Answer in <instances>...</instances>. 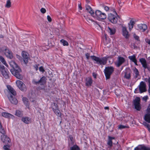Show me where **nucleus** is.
Returning a JSON list of instances; mask_svg holds the SVG:
<instances>
[{"instance_id": "f257e3e1", "label": "nucleus", "mask_w": 150, "mask_h": 150, "mask_svg": "<svg viewBox=\"0 0 150 150\" xmlns=\"http://www.w3.org/2000/svg\"><path fill=\"white\" fill-rule=\"evenodd\" d=\"M9 64L12 67V69L10 70V71L12 74L18 79H22V76L20 74L21 72V70L17 64L13 61L10 62Z\"/></svg>"}, {"instance_id": "f03ea898", "label": "nucleus", "mask_w": 150, "mask_h": 150, "mask_svg": "<svg viewBox=\"0 0 150 150\" xmlns=\"http://www.w3.org/2000/svg\"><path fill=\"white\" fill-rule=\"evenodd\" d=\"M7 87L9 91V93H11L13 96L11 95H10L9 96H8V97L9 100L12 104L15 105L17 104L18 101L17 99L14 97L16 94V91L10 85H7Z\"/></svg>"}, {"instance_id": "7ed1b4c3", "label": "nucleus", "mask_w": 150, "mask_h": 150, "mask_svg": "<svg viewBox=\"0 0 150 150\" xmlns=\"http://www.w3.org/2000/svg\"><path fill=\"white\" fill-rule=\"evenodd\" d=\"M91 57L92 59L96 62L97 64L101 65L105 64L106 63L107 58L106 57L99 58L94 56H91Z\"/></svg>"}, {"instance_id": "20e7f679", "label": "nucleus", "mask_w": 150, "mask_h": 150, "mask_svg": "<svg viewBox=\"0 0 150 150\" xmlns=\"http://www.w3.org/2000/svg\"><path fill=\"white\" fill-rule=\"evenodd\" d=\"M93 17L97 19H105L106 18L107 16L106 14L103 13H102L100 11L97 10L96 11L95 13L93 15Z\"/></svg>"}, {"instance_id": "39448f33", "label": "nucleus", "mask_w": 150, "mask_h": 150, "mask_svg": "<svg viewBox=\"0 0 150 150\" xmlns=\"http://www.w3.org/2000/svg\"><path fill=\"white\" fill-rule=\"evenodd\" d=\"M114 68L112 67H106L104 70V73L107 79L110 78L111 74L114 71Z\"/></svg>"}, {"instance_id": "423d86ee", "label": "nucleus", "mask_w": 150, "mask_h": 150, "mask_svg": "<svg viewBox=\"0 0 150 150\" xmlns=\"http://www.w3.org/2000/svg\"><path fill=\"white\" fill-rule=\"evenodd\" d=\"M2 50L8 58L10 59L13 58V56L12 52L9 50L7 47H3Z\"/></svg>"}, {"instance_id": "0eeeda50", "label": "nucleus", "mask_w": 150, "mask_h": 150, "mask_svg": "<svg viewBox=\"0 0 150 150\" xmlns=\"http://www.w3.org/2000/svg\"><path fill=\"white\" fill-rule=\"evenodd\" d=\"M16 83L17 86L21 91H25L27 89L25 85L21 81L18 80Z\"/></svg>"}, {"instance_id": "6e6552de", "label": "nucleus", "mask_w": 150, "mask_h": 150, "mask_svg": "<svg viewBox=\"0 0 150 150\" xmlns=\"http://www.w3.org/2000/svg\"><path fill=\"white\" fill-rule=\"evenodd\" d=\"M46 77L43 76L41 77L40 80L38 81H36L35 79H33L32 83L33 84L36 85L40 84L43 85L46 83Z\"/></svg>"}, {"instance_id": "1a4fd4ad", "label": "nucleus", "mask_w": 150, "mask_h": 150, "mask_svg": "<svg viewBox=\"0 0 150 150\" xmlns=\"http://www.w3.org/2000/svg\"><path fill=\"white\" fill-rule=\"evenodd\" d=\"M140 99L139 97H136L133 102L135 108L138 111L140 110L141 109L140 104Z\"/></svg>"}, {"instance_id": "9d476101", "label": "nucleus", "mask_w": 150, "mask_h": 150, "mask_svg": "<svg viewBox=\"0 0 150 150\" xmlns=\"http://www.w3.org/2000/svg\"><path fill=\"white\" fill-rule=\"evenodd\" d=\"M0 71L3 76L6 79L8 78V70L5 69L4 66L0 65Z\"/></svg>"}, {"instance_id": "9b49d317", "label": "nucleus", "mask_w": 150, "mask_h": 150, "mask_svg": "<svg viewBox=\"0 0 150 150\" xmlns=\"http://www.w3.org/2000/svg\"><path fill=\"white\" fill-rule=\"evenodd\" d=\"M109 20L113 23H115L117 22V18L116 15H115L112 13L109 14L108 17Z\"/></svg>"}, {"instance_id": "f8f14e48", "label": "nucleus", "mask_w": 150, "mask_h": 150, "mask_svg": "<svg viewBox=\"0 0 150 150\" xmlns=\"http://www.w3.org/2000/svg\"><path fill=\"white\" fill-rule=\"evenodd\" d=\"M125 61V58L121 56H118L116 62H115V64L117 67H119Z\"/></svg>"}, {"instance_id": "ddd939ff", "label": "nucleus", "mask_w": 150, "mask_h": 150, "mask_svg": "<svg viewBox=\"0 0 150 150\" xmlns=\"http://www.w3.org/2000/svg\"><path fill=\"white\" fill-rule=\"evenodd\" d=\"M22 55L23 59L24 62L27 64L28 62L30 59V56L29 54L25 51H23L22 52Z\"/></svg>"}, {"instance_id": "4468645a", "label": "nucleus", "mask_w": 150, "mask_h": 150, "mask_svg": "<svg viewBox=\"0 0 150 150\" xmlns=\"http://www.w3.org/2000/svg\"><path fill=\"white\" fill-rule=\"evenodd\" d=\"M5 132L1 136V141L4 143L8 144L10 142V140L9 138L6 135H5Z\"/></svg>"}, {"instance_id": "2eb2a0df", "label": "nucleus", "mask_w": 150, "mask_h": 150, "mask_svg": "<svg viewBox=\"0 0 150 150\" xmlns=\"http://www.w3.org/2000/svg\"><path fill=\"white\" fill-rule=\"evenodd\" d=\"M146 84L145 82L141 81L139 86V89L140 93L145 92L146 91Z\"/></svg>"}, {"instance_id": "dca6fc26", "label": "nucleus", "mask_w": 150, "mask_h": 150, "mask_svg": "<svg viewBox=\"0 0 150 150\" xmlns=\"http://www.w3.org/2000/svg\"><path fill=\"white\" fill-rule=\"evenodd\" d=\"M139 62H141L142 65V67L144 69H148L149 70L150 68H149L147 64L146 61L144 58H141L139 59Z\"/></svg>"}, {"instance_id": "f3484780", "label": "nucleus", "mask_w": 150, "mask_h": 150, "mask_svg": "<svg viewBox=\"0 0 150 150\" xmlns=\"http://www.w3.org/2000/svg\"><path fill=\"white\" fill-rule=\"evenodd\" d=\"M131 71L130 69H126L125 72L124 77L127 79H129L131 78Z\"/></svg>"}, {"instance_id": "a211bd4d", "label": "nucleus", "mask_w": 150, "mask_h": 150, "mask_svg": "<svg viewBox=\"0 0 150 150\" xmlns=\"http://www.w3.org/2000/svg\"><path fill=\"white\" fill-rule=\"evenodd\" d=\"M122 30L123 36L126 38H128L129 35L128 34V32L125 26L122 25Z\"/></svg>"}, {"instance_id": "6ab92c4d", "label": "nucleus", "mask_w": 150, "mask_h": 150, "mask_svg": "<svg viewBox=\"0 0 150 150\" xmlns=\"http://www.w3.org/2000/svg\"><path fill=\"white\" fill-rule=\"evenodd\" d=\"M85 10L87 12L89 13L91 16L94 14V13L92 8L90 6L86 5L85 7Z\"/></svg>"}, {"instance_id": "aec40b11", "label": "nucleus", "mask_w": 150, "mask_h": 150, "mask_svg": "<svg viewBox=\"0 0 150 150\" xmlns=\"http://www.w3.org/2000/svg\"><path fill=\"white\" fill-rule=\"evenodd\" d=\"M138 26L139 29L142 32L144 31L147 28L146 25L145 24L138 25Z\"/></svg>"}, {"instance_id": "412c9836", "label": "nucleus", "mask_w": 150, "mask_h": 150, "mask_svg": "<svg viewBox=\"0 0 150 150\" xmlns=\"http://www.w3.org/2000/svg\"><path fill=\"white\" fill-rule=\"evenodd\" d=\"M86 86H91L93 83V80L91 77H88L86 79Z\"/></svg>"}, {"instance_id": "4be33fe9", "label": "nucleus", "mask_w": 150, "mask_h": 150, "mask_svg": "<svg viewBox=\"0 0 150 150\" xmlns=\"http://www.w3.org/2000/svg\"><path fill=\"white\" fill-rule=\"evenodd\" d=\"M2 115L3 117L7 118H13L14 117V116L13 115L9 113L5 112H2Z\"/></svg>"}, {"instance_id": "5701e85b", "label": "nucleus", "mask_w": 150, "mask_h": 150, "mask_svg": "<svg viewBox=\"0 0 150 150\" xmlns=\"http://www.w3.org/2000/svg\"><path fill=\"white\" fill-rule=\"evenodd\" d=\"M91 47L89 46L88 47V48H86V50L88 53H87L85 54V56L86 59H89L90 57V53L91 52Z\"/></svg>"}, {"instance_id": "b1692460", "label": "nucleus", "mask_w": 150, "mask_h": 150, "mask_svg": "<svg viewBox=\"0 0 150 150\" xmlns=\"http://www.w3.org/2000/svg\"><path fill=\"white\" fill-rule=\"evenodd\" d=\"M22 121L26 124H28L30 122V118L28 117H23L21 119Z\"/></svg>"}, {"instance_id": "393cba45", "label": "nucleus", "mask_w": 150, "mask_h": 150, "mask_svg": "<svg viewBox=\"0 0 150 150\" xmlns=\"http://www.w3.org/2000/svg\"><path fill=\"white\" fill-rule=\"evenodd\" d=\"M52 109L54 112L58 116L60 117L61 116V114L58 108L54 109L53 106L52 107Z\"/></svg>"}, {"instance_id": "a878e982", "label": "nucleus", "mask_w": 150, "mask_h": 150, "mask_svg": "<svg viewBox=\"0 0 150 150\" xmlns=\"http://www.w3.org/2000/svg\"><path fill=\"white\" fill-rule=\"evenodd\" d=\"M115 138L114 137H112L110 136H108V140L107 143V144L110 146L111 147L112 145V139H114Z\"/></svg>"}, {"instance_id": "bb28decb", "label": "nucleus", "mask_w": 150, "mask_h": 150, "mask_svg": "<svg viewBox=\"0 0 150 150\" xmlns=\"http://www.w3.org/2000/svg\"><path fill=\"white\" fill-rule=\"evenodd\" d=\"M134 72V76L135 79L137 78L139 75V72L138 70L135 67H134L133 69Z\"/></svg>"}, {"instance_id": "cd10ccee", "label": "nucleus", "mask_w": 150, "mask_h": 150, "mask_svg": "<svg viewBox=\"0 0 150 150\" xmlns=\"http://www.w3.org/2000/svg\"><path fill=\"white\" fill-rule=\"evenodd\" d=\"M15 115L18 117H21L23 115V112L19 110H16Z\"/></svg>"}, {"instance_id": "c85d7f7f", "label": "nucleus", "mask_w": 150, "mask_h": 150, "mask_svg": "<svg viewBox=\"0 0 150 150\" xmlns=\"http://www.w3.org/2000/svg\"><path fill=\"white\" fill-rule=\"evenodd\" d=\"M135 24V23L132 20H131L129 22V23L128 24L129 25V29L130 31H131L132 29L133 25Z\"/></svg>"}, {"instance_id": "c756f323", "label": "nucleus", "mask_w": 150, "mask_h": 150, "mask_svg": "<svg viewBox=\"0 0 150 150\" xmlns=\"http://www.w3.org/2000/svg\"><path fill=\"white\" fill-rule=\"evenodd\" d=\"M108 31L110 35H112L114 34L115 32V30L114 28H111L109 27H108Z\"/></svg>"}, {"instance_id": "7c9ffc66", "label": "nucleus", "mask_w": 150, "mask_h": 150, "mask_svg": "<svg viewBox=\"0 0 150 150\" xmlns=\"http://www.w3.org/2000/svg\"><path fill=\"white\" fill-rule=\"evenodd\" d=\"M145 120L149 123H150V113L146 114L144 117Z\"/></svg>"}, {"instance_id": "2f4dec72", "label": "nucleus", "mask_w": 150, "mask_h": 150, "mask_svg": "<svg viewBox=\"0 0 150 150\" xmlns=\"http://www.w3.org/2000/svg\"><path fill=\"white\" fill-rule=\"evenodd\" d=\"M0 60L6 66L8 67V65L6 63L4 58L2 56H0Z\"/></svg>"}, {"instance_id": "473e14b6", "label": "nucleus", "mask_w": 150, "mask_h": 150, "mask_svg": "<svg viewBox=\"0 0 150 150\" xmlns=\"http://www.w3.org/2000/svg\"><path fill=\"white\" fill-rule=\"evenodd\" d=\"M128 58L133 62L137 60L136 58V55L135 54H133L132 56H129Z\"/></svg>"}, {"instance_id": "72a5a7b5", "label": "nucleus", "mask_w": 150, "mask_h": 150, "mask_svg": "<svg viewBox=\"0 0 150 150\" xmlns=\"http://www.w3.org/2000/svg\"><path fill=\"white\" fill-rule=\"evenodd\" d=\"M22 100L23 102L26 106H28L29 102L28 99L24 97L23 98Z\"/></svg>"}, {"instance_id": "f704fd0d", "label": "nucleus", "mask_w": 150, "mask_h": 150, "mask_svg": "<svg viewBox=\"0 0 150 150\" xmlns=\"http://www.w3.org/2000/svg\"><path fill=\"white\" fill-rule=\"evenodd\" d=\"M70 150H80V149L77 145H74L71 148Z\"/></svg>"}, {"instance_id": "c9c22d12", "label": "nucleus", "mask_w": 150, "mask_h": 150, "mask_svg": "<svg viewBox=\"0 0 150 150\" xmlns=\"http://www.w3.org/2000/svg\"><path fill=\"white\" fill-rule=\"evenodd\" d=\"M60 42L62 43L63 45L65 46H68L69 45L68 43L66 40H63V39H62L60 41Z\"/></svg>"}, {"instance_id": "e433bc0d", "label": "nucleus", "mask_w": 150, "mask_h": 150, "mask_svg": "<svg viewBox=\"0 0 150 150\" xmlns=\"http://www.w3.org/2000/svg\"><path fill=\"white\" fill-rule=\"evenodd\" d=\"M11 6V3L10 0H8L5 5V7L7 8H10Z\"/></svg>"}, {"instance_id": "4c0bfd02", "label": "nucleus", "mask_w": 150, "mask_h": 150, "mask_svg": "<svg viewBox=\"0 0 150 150\" xmlns=\"http://www.w3.org/2000/svg\"><path fill=\"white\" fill-rule=\"evenodd\" d=\"M0 133L1 134H4L5 133V130L2 127V126L0 122Z\"/></svg>"}, {"instance_id": "58836bf2", "label": "nucleus", "mask_w": 150, "mask_h": 150, "mask_svg": "<svg viewBox=\"0 0 150 150\" xmlns=\"http://www.w3.org/2000/svg\"><path fill=\"white\" fill-rule=\"evenodd\" d=\"M10 146L6 145L4 146L3 149L4 150H11L10 149Z\"/></svg>"}, {"instance_id": "ea45409f", "label": "nucleus", "mask_w": 150, "mask_h": 150, "mask_svg": "<svg viewBox=\"0 0 150 150\" xmlns=\"http://www.w3.org/2000/svg\"><path fill=\"white\" fill-rule=\"evenodd\" d=\"M141 149L143 150H150V147H146L144 145H142Z\"/></svg>"}, {"instance_id": "a19ab883", "label": "nucleus", "mask_w": 150, "mask_h": 150, "mask_svg": "<svg viewBox=\"0 0 150 150\" xmlns=\"http://www.w3.org/2000/svg\"><path fill=\"white\" fill-rule=\"evenodd\" d=\"M128 127L122 125H120L118 126V128L120 129L128 128Z\"/></svg>"}, {"instance_id": "79ce46f5", "label": "nucleus", "mask_w": 150, "mask_h": 150, "mask_svg": "<svg viewBox=\"0 0 150 150\" xmlns=\"http://www.w3.org/2000/svg\"><path fill=\"white\" fill-rule=\"evenodd\" d=\"M39 70L42 73L45 71V69L42 66H41L39 67Z\"/></svg>"}, {"instance_id": "37998d69", "label": "nucleus", "mask_w": 150, "mask_h": 150, "mask_svg": "<svg viewBox=\"0 0 150 150\" xmlns=\"http://www.w3.org/2000/svg\"><path fill=\"white\" fill-rule=\"evenodd\" d=\"M148 82L149 83L148 92L150 95V78H149L148 79Z\"/></svg>"}, {"instance_id": "c03bdc74", "label": "nucleus", "mask_w": 150, "mask_h": 150, "mask_svg": "<svg viewBox=\"0 0 150 150\" xmlns=\"http://www.w3.org/2000/svg\"><path fill=\"white\" fill-rule=\"evenodd\" d=\"M52 106H53V107H54V109H57L58 108V106L57 105L54 103H53L52 104Z\"/></svg>"}, {"instance_id": "a18cd8bd", "label": "nucleus", "mask_w": 150, "mask_h": 150, "mask_svg": "<svg viewBox=\"0 0 150 150\" xmlns=\"http://www.w3.org/2000/svg\"><path fill=\"white\" fill-rule=\"evenodd\" d=\"M40 11L42 13H44L46 12V10L44 8H42L40 9Z\"/></svg>"}, {"instance_id": "49530a36", "label": "nucleus", "mask_w": 150, "mask_h": 150, "mask_svg": "<svg viewBox=\"0 0 150 150\" xmlns=\"http://www.w3.org/2000/svg\"><path fill=\"white\" fill-rule=\"evenodd\" d=\"M47 20L49 22H51L52 19L51 17L49 16L48 15L47 16Z\"/></svg>"}, {"instance_id": "de8ad7c7", "label": "nucleus", "mask_w": 150, "mask_h": 150, "mask_svg": "<svg viewBox=\"0 0 150 150\" xmlns=\"http://www.w3.org/2000/svg\"><path fill=\"white\" fill-rule=\"evenodd\" d=\"M39 66V64H35L34 66V67L36 71L38 70V69Z\"/></svg>"}, {"instance_id": "09e8293b", "label": "nucleus", "mask_w": 150, "mask_h": 150, "mask_svg": "<svg viewBox=\"0 0 150 150\" xmlns=\"http://www.w3.org/2000/svg\"><path fill=\"white\" fill-rule=\"evenodd\" d=\"M147 112L150 113V104L149 105L147 109Z\"/></svg>"}, {"instance_id": "8fccbe9b", "label": "nucleus", "mask_w": 150, "mask_h": 150, "mask_svg": "<svg viewBox=\"0 0 150 150\" xmlns=\"http://www.w3.org/2000/svg\"><path fill=\"white\" fill-rule=\"evenodd\" d=\"M69 139L70 140H71V141L72 142H73L74 141V139H73V137L71 136L70 135L69 136Z\"/></svg>"}, {"instance_id": "3c124183", "label": "nucleus", "mask_w": 150, "mask_h": 150, "mask_svg": "<svg viewBox=\"0 0 150 150\" xmlns=\"http://www.w3.org/2000/svg\"><path fill=\"white\" fill-rule=\"evenodd\" d=\"M134 38L136 40H139V37L138 36H137L135 34H134Z\"/></svg>"}, {"instance_id": "603ef678", "label": "nucleus", "mask_w": 150, "mask_h": 150, "mask_svg": "<svg viewBox=\"0 0 150 150\" xmlns=\"http://www.w3.org/2000/svg\"><path fill=\"white\" fill-rule=\"evenodd\" d=\"M104 9L106 11H108L109 10V8L108 6H106L104 7Z\"/></svg>"}, {"instance_id": "864d4df0", "label": "nucleus", "mask_w": 150, "mask_h": 150, "mask_svg": "<svg viewBox=\"0 0 150 150\" xmlns=\"http://www.w3.org/2000/svg\"><path fill=\"white\" fill-rule=\"evenodd\" d=\"M78 7L79 8L80 10H82V8L81 6V4L80 3L79 4H78Z\"/></svg>"}, {"instance_id": "5fc2aeb1", "label": "nucleus", "mask_w": 150, "mask_h": 150, "mask_svg": "<svg viewBox=\"0 0 150 150\" xmlns=\"http://www.w3.org/2000/svg\"><path fill=\"white\" fill-rule=\"evenodd\" d=\"M93 76L94 78L96 79V78L97 75L95 73H93Z\"/></svg>"}, {"instance_id": "6e6d98bb", "label": "nucleus", "mask_w": 150, "mask_h": 150, "mask_svg": "<svg viewBox=\"0 0 150 150\" xmlns=\"http://www.w3.org/2000/svg\"><path fill=\"white\" fill-rule=\"evenodd\" d=\"M146 42L147 43L149 44L150 45V40L149 39L146 40Z\"/></svg>"}, {"instance_id": "4d7b16f0", "label": "nucleus", "mask_w": 150, "mask_h": 150, "mask_svg": "<svg viewBox=\"0 0 150 150\" xmlns=\"http://www.w3.org/2000/svg\"><path fill=\"white\" fill-rule=\"evenodd\" d=\"M134 150H141V149L139 148L138 147H136L134 149Z\"/></svg>"}, {"instance_id": "13d9d810", "label": "nucleus", "mask_w": 150, "mask_h": 150, "mask_svg": "<svg viewBox=\"0 0 150 150\" xmlns=\"http://www.w3.org/2000/svg\"><path fill=\"white\" fill-rule=\"evenodd\" d=\"M143 99L145 100H146L148 98V97L147 96L144 97L143 98Z\"/></svg>"}, {"instance_id": "bf43d9fd", "label": "nucleus", "mask_w": 150, "mask_h": 150, "mask_svg": "<svg viewBox=\"0 0 150 150\" xmlns=\"http://www.w3.org/2000/svg\"><path fill=\"white\" fill-rule=\"evenodd\" d=\"M104 109L105 110H109V108L108 107H104Z\"/></svg>"}, {"instance_id": "052dcab7", "label": "nucleus", "mask_w": 150, "mask_h": 150, "mask_svg": "<svg viewBox=\"0 0 150 150\" xmlns=\"http://www.w3.org/2000/svg\"><path fill=\"white\" fill-rule=\"evenodd\" d=\"M133 62L134 63L135 65H138L137 63V60L136 61H135Z\"/></svg>"}, {"instance_id": "680f3d73", "label": "nucleus", "mask_w": 150, "mask_h": 150, "mask_svg": "<svg viewBox=\"0 0 150 150\" xmlns=\"http://www.w3.org/2000/svg\"><path fill=\"white\" fill-rule=\"evenodd\" d=\"M86 1L87 3H88L90 2V1L89 0H86Z\"/></svg>"}, {"instance_id": "e2e57ef3", "label": "nucleus", "mask_w": 150, "mask_h": 150, "mask_svg": "<svg viewBox=\"0 0 150 150\" xmlns=\"http://www.w3.org/2000/svg\"><path fill=\"white\" fill-rule=\"evenodd\" d=\"M17 58H18L19 59H20V58H21L20 56L19 55H17Z\"/></svg>"}, {"instance_id": "0e129e2a", "label": "nucleus", "mask_w": 150, "mask_h": 150, "mask_svg": "<svg viewBox=\"0 0 150 150\" xmlns=\"http://www.w3.org/2000/svg\"><path fill=\"white\" fill-rule=\"evenodd\" d=\"M3 36L2 35H0V38H3Z\"/></svg>"}, {"instance_id": "69168bd1", "label": "nucleus", "mask_w": 150, "mask_h": 150, "mask_svg": "<svg viewBox=\"0 0 150 150\" xmlns=\"http://www.w3.org/2000/svg\"><path fill=\"white\" fill-rule=\"evenodd\" d=\"M134 92H135V93H137V91H136V89H135V91H134Z\"/></svg>"}, {"instance_id": "338daca9", "label": "nucleus", "mask_w": 150, "mask_h": 150, "mask_svg": "<svg viewBox=\"0 0 150 150\" xmlns=\"http://www.w3.org/2000/svg\"><path fill=\"white\" fill-rule=\"evenodd\" d=\"M147 127H148L149 126V127H150V126H149V125H148V124H147Z\"/></svg>"}, {"instance_id": "774afa93", "label": "nucleus", "mask_w": 150, "mask_h": 150, "mask_svg": "<svg viewBox=\"0 0 150 150\" xmlns=\"http://www.w3.org/2000/svg\"><path fill=\"white\" fill-rule=\"evenodd\" d=\"M115 13L116 15H117V14L115 11Z\"/></svg>"}]
</instances>
